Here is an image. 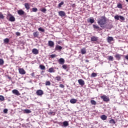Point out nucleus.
<instances>
[{
  "mask_svg": "<svg viewBox=\"0 0 128 128\" xmlns=\"http://www.w3.org/2000/svg\"><path fill=\"white\" fill-rule=\"evenodd\" d=\"M97 22L101 28H104V24H106V16H101L98 20Z\"/></svg>",
  "mask_w": 128,
  "mask_h": 128,
  "instance_id": "1",
  "label": "nucleus"
},
{
  "mask_svg": "<svg viewBox=\"0 0 128 128\" xmlns=\"http://www.w3.org/2000/svg\"><path fill=\"white\" fill-rule=\"evenodd\" d=\"M100 98L103 100V102H110V98L106 95L100 96Z\"/></svg>",
  "mask_w": 128,
  "mask_h": 128,
  "instance_id": "2",
  "label": "nucleus"
},
{
  "mask_svg": "<svg viewBox=\"0 0 128 128\" xmlns=\"http://www.w3.org/2000/svg\"><path fill=\"white\" fill-rule=\"evenodd\" d=\"M36 94H37V96H42V94H44V91L41 90H38L36 92Z\"/></svg>",
  "mask_w": 128,
  "mask_h": 128,
  "instance_id": "3",
  "label": "nucleus"
},
{
  "mask_svg": "<svg viewBox=\"0 0 128 128\" xmlns=\"http://www.w3.org/2000/svg\"><path fill=\"white\" fill-rule=\"evenodd\" d=\"M48 44L49 46H50V48H54V42L52 40H49L48 42Z\"/></svg>",
  "mask_w": 128,
  "mask_h": 128,
  "instance_id": "4",
  "label": "nucleus"
},
{
  "mask_svg": "<svg viewBox=\"0 0 128 128\" xmlns=\"http://www.w3.org/2000/svg\"><path fill=\"white\" fill-rule=\"evenodd\" d=\"M93 28L94 30H102V28H100V26L96 24H93Z\"/></svg>",
  "mask_w": 128,
  "mask_h": 128,
  "instance_id": "5",
  "label": "nucleus"
},
{
  "mask_svg": "<svg viewBox=\"0 0 128 128\" xmlns=\"http://www.w3.org/2000/svg\"><path fill=\"white\" fill-rule=\"evenodd\" d=\"M12 92L14 94H16V96H20V94L18 90H12Z\"/></svg>",
  "mask_w": 128,
  "mask_h": 128,
  "instance_id": "6",
  "label": "nucleus"
},
{
  "mask_svg": "<svg viewBox=\"0 0 128 128\" xmlns=\"http://www.w3.org/2000/svg\"><path fill=\"white\" fill-rule=\"evenodd\" d=\"M78 82L80 86H84V81L82 79H80L78 80Z\"/></svg>",
  "mask_w": 128,
  "mask_h": 128,
  "instance_id": "7",
  "label": "nucleus"
},
{
  "mask_svg": "<svg viewBox=\"0 0 128 128\" xmlns=\"http://www.w3.org/2000/svg\"><path fill=\"white\" fill-rule=\"evenodd\" d=\"M18 14H19V16H24L26 12H24V10H20L18 11Z\"/></svg>",
  "mask_w": 128,
  "mask_h": 128,
  "instance_id": "8",
  "label": "nucleus"
},
{
  "mask_svg": "<svg viewBox=\"0 0 128 128\" xmlns=\"http://www.w3.org/2000/svg\"><path fill=\"white\" fill-rule=\"evenodd\" d=\"M58 16H66V12L64 11H60L58 12Z\"/></svg>",
  "mask_w": 128,
  "mask_h": 128,
  "instance_id": "9",
  "label": "nucleus"
},
{
  "mask_svg": "<svg viewBox=\"0 0 128 128\" xmlns=\"http://www.w3.org/2000/svg\"><path fill=\"white\" fill-rule=\"evenodd\" d=\"M18 70L20 74H26V71H24V68H19Z\"/></svg>",
  "mask_w": 128,
  "mask_h": 128,
  "instance_id": "10",
  "label": "nucleus"
},
{
  "mask_svg": "<svg viewBox=\"0 0 128 128\" xmlns=\"http://www.w3.org/2000/svg\"><path fill=\"white\" fill-rule=\"evenodd\" d=\"M91 42H98V37L92 36L91 37Z\"/></svg>",
  "mask_w": 128,
  "mask_h": 128,
  "instance_id": "11",
  "label": "nucleus"
},
{
  "mask_svg": "<svg viewBox=\"0 0 128 128\" xmlns=\"http://www.w3.org/2000/svg\"><path fill=\"white\" fill-rule=\"evenodd\" d=\"M55 50H62V47L61 46H59V45H56V48H55Z\"/></svg>",
  "mask_w": 128,
  "mask_h": 128,
  "instance_id": "12",
  "label": "nucleus"
},
{
  "mask_svg": "<svg viewBox=\"0 0 128 128\" xmlns=\"http://www.w3.org/2000/svg\"><path fill=\"white\" fill-rule=\"evenodd\" d=\"M58 62L60 64H64V59L62 58H60Z\"/></svg>",
  "mask_w": 128,
  "mask_h": 128,
  "instance_id": "13",
  "label": "nucleus"
},
{
  "mask_svg": "<svg viewBox=\"0 0 128 128\" xmlns=\"http://www.w3.org/2000/svg\"><path fill=\"white\" fill-rule=\"evenodd\" d=\"M122 56V54H117L115 55V58L118 60H120Z\"/></svg>",
  "mask_w": 128,
  "mask_h": 128,
  "instance_id": "14",
  "label": "nucleus"
},
{
  "mask_svg": "<svg viewBox=\"0 0 128 128\" xmlns=\"http://www.w3.org/2000/svg\"><path fill=\"white\" fill-rule=\"evenodd\" d=\"M32 52L34 54H38V49L36 48H34L32 50Z\"/></svg>",
  "mask_w": 128,
  "mask_h": 128,
  "instance_id": "15",
  "label": "nucleus"
},
{
  "mask_svg": "<svg viewBox=\"0 0 128 128\" xmlns=\"http://www.w3.org/2000/svg\"><path fill=\"white\" fill-rule=\"evenodd\" d=\"M80 52L82 54H86V48L81 49Z\"/></svg>",
  "mask_w": 128,
  "mask_h": 128,
  "instance_id": "16",
  "label": "nucleus"
},
{
  "mask_svg": "<svg viewBox=\"0 0 128 128\" xmlns=\"http://www.w3.org/2000/svg\"><path fill=\"white\" fill-rule=\"evenodd\" d=\"M107 40L108 42H112V40H114V38L112 36H108L107 38Z\"/></svg>",
  "mask_w": 128,
  "mask_h": 128,
  "instance_id": "17",
  "label": "nucleus"
},
{
  "mask_svg": "<svg viewBox=\"0 0 128 128\" xmlns=\"http://www.w3.org/2000/svg\"><path fill=\"white\" fill-rule=\"evenodd\" d=\"M76 102H78V100H76V99L75 98H72L70 100V104H76Z\"/></svg>",
  "mask_w": 128,
  "mask_h": 128,
  "instance_id": "18",
  "label": "nucleus"
},
{
  "mask_svg": "<svg viewBox=\"0 0 128 128\" xmlns=\"http://www.w3.org/2000/svg\"><path fill=\"white\" fill-rule=\"evenodd\" d=\"M11 16H10V18H9V20L10 22H14L16 20V18H14V16L10 15Z\"/></svg>",
  "mask_w": 128,
  "mask_h": 128,
  "instance_id": "19",
  "label": "nucleus"
},
{
  "mask_svg": "<svg viewBox=\"0 0 128 128\" xmlns=\"http://www.w3.org/2000/svg\"><path fill=\"white\" fill-rule=\"evenodd\" d=\"M100 118L101 120H106V118H108V117L106 116V115H102L100 116Z\"/></svg>",
  "mask_w": 128,
  "mask_h": 128,
  "instance_id": "20",
  "label": "nucleus"
},
{
  "mask_svg": "<svg viewBox=\"0 0 128 128\" xmlns=\"http://www.w3.org/2000/svg\"><path fill=\"white\" fill-rule=\"evenodd\" d=\"M88 22H90L91 24H94V20L92 19V18H90L89 19H88Z\"/></svg>",
  "mask_w": 128,
  "mask_h": 128,
  "instance_id": "21",
  "label": "nucleus"
},
{
  "mask_svg": "<svg viewBox=\"0 0 128 128\" xmlns=\"http://www.w3.org/2000/svg\"><path fill=\"white\" fill-rule=\"evenodd\" d=\"M24 6H25V8L28 10L30 9V4H28V3H26L24 4Z\"/></svg>",
  "mask_w": 128,
  "mask_h": 128,
  "instance_id": "22",
  "label": "nucleus"
},
{
  "mask_svg": "<svg viewBox=\"0 0 128 128\" xmlns=\"http://www.w3.org/2000/svg\"><path fill=\"white\" fill-rule=\"evenodd\" d=\"M55 80H58V82H60V80H62V78L60 77V76H58L55 78Z\"/></svg>",
  "mask_w": 128,
  "mask_h": 128,
  "instance_id": "23",
  "label": "nucleus"
},
{
  "mask_svg": "<svg viewBox=\"0 0 128 128\" xmlns=\"http://www.w3.org/2000/svg\"><path fill=\"white\" fill-rule=\"evenodd\" d=\"M48 116H55L56 112H48Z\"/></svg>",
  "mask_w": 128,
  "mask_h": 128,
  "instance_id": "24",
  "label": "nucleus"
},
{
  "mask_svg": "<svg viewBox=\"0 0 128 128\" xmlns=\"http://www.w3.org/2000/svg\"><path fill=\"white\" fill-rule=\"evenodd\" d=\"M33 36L34 38H38V32H34L33 33Z\"/></svg>",
  "mask_w": 128,
  "mask_h": 128,
  "instance_id": "25",
  "label": "nucleus"
},
{
  "mask_svg": "<svg viewBox=\"0 0 128 128\" xmlns=\"http://www.w3.org/2000/svg\"><path fill=\"white\" fill-rule=\"evenodd\" d=\"M24 114H30L32 112V111L28 109H26L24 110Z\"/></svg>",
  "mask_w": 128,
  "mask_h": 128,
  "instance_id": "26",
  "label": "nucleus"
},
{
  "mask_svg": "<svg viewBox=\"0 0 128 128\" xmlns=\"http://www.w3.org/2000/svg\"><path fill=\"white\" fill-rule=\"evenodd\" d=\"M108 60L112 62V60H114V57L112 56H108Z\"/></svg>",
  "mask_w": 128,
  "mask_h": 128,
  "instance_id": "27",
  "label": "nucleus"
},
{
  "mask_svg": "<svg viewBox=\"0 0 128 128\" xmlns=\"http://www.w3.org/2000/svg\"><path fill=\"white\" fill-rule=\"evenodd\" d=\"M4 44H8L10 42V39L6 38L4 39Z\"/></svg>",
  "mask_w": 128,
  "mask_h": 128,
  "instance_id": "28",
  "label": "nucleus"
},
{
  "mask_svg": "<svg viewBox=\"0 0 128 128\" xmlns=\"http://www.w3.org/2000/svg\"><path fill=\"white\" fill-rule=\"evenodd\" d=\"M63 125L64 126H68V121H64V122H63Z\"/></svg>",
  "mask_w": 128,
  "mask_h": 128,
  "instance_id": "29",
  "label": "nucleus"
},
{
  "mask_svg": "<svg viewBox=\"0 0 128 128\" xmlns=\"http://www.w3.org/2000/svg\"><path fill=\"white\" fill-rule=\"evenodd\" d=\"M98 76V74L96 72H92L91 74V78H96Z\"/></svg>",
  "mask_w": 128,
  "mask_h": 128,
  "instance_id": "30",
  "label": "nucleus"
},
{
  "mask_svg": "<svg viewBox=\"0 0 128 128\" xmlns=\"http://www.w3.org/2000/svg\"><path fill=\"white\" fill-rule=\"evenodd\" d=\"M90 102L92 104H93L94 106H96V102L94 100H91Z\"/></svg>",
  "mask_w": 128,
  "mask_h": 128,
  "instance_id": "31",
  "label": "nucleus"
},
{
  "mask_svg": "<svg viewBox=\"0 0 128 128\" xmlns=\"http://www.w3.org/2000/svg\"><path fill=\"white\" fill-rule=\"evenodd\" d=\"M114 20H120V16L116 15L114 16Z\"/></svg>",
  "mask_w": 128,
  "mask_h": 128,
  "instance_id": "32",
  "label": "nucleus"
},
{
  "mask_svg": "<svg viewBox=\"0 0 128 128\" xmlns=\"http://www.w3.org/2000/svg\"><path fill=\"white\" fill-rule=\"evenodd\" d=\"M48 72H51V73L54 72V68H49Z\"/></svg>",
  "mask_w": 128,
  "mask_h": 128,
  "instance_id": "33",
  "label": "nucleus"
},
{
  "mask_svg": "<svg viewBox=\"0 0 128 128\" xmlns=\"http://www.w3.org/2000/svg\"><path fill=\"white\" fill-rule=\"evenodd\" d=\"M32 12H38V8H32Z\"/></svg>",
  "mask_w": 128,
  "mask_h": 128,
  "instance_id": "34",
  "label": "nucleus"
},
{
  "mask_svg": "<svg viewBox=\"0 0 128 128\" xmlns=\"http://www.w3.org/2000/svg\"><path fill=\"white\" fill-rule=\"evenodd\" d=\"M40 68L41 70H46V66L44 65H40Z\"/></svg>",
  "mask_w": 128,
  "mask_h": 128,
  "instance_id": "35",
  "label": "nucleus"
},
{
  "mask_svg": "<svg viewBox=\"0 0 128 128\" xmlns=\"http://www.w3.org/2000/svg\"><path fill=\"white\" fill-rule=\"evenodd\" d=\"M117 8H122V5L121 4H118L117 6Z\"/></svg>",
  "mask_w": 128,
  "mask_h": 128,
  "instance_id": "36",
  "label": "nucleus"
},
{
  "mask_svg": "<svg viewBox=\"0 0 128 128\" xmlns=\"http://www.w3.org/2000/svg\"><path fill=\"white\" fill-rule=\"evenodd\" d=\"M38 30H40V32H44V30L42 28V27L39 28Z\"/></svg>",
  "mask_w": 128,
  "mask_h": 128,
  "instance_id": "37",
  "label": "nucleus"
},
{
  "mask_svg": "<svg viewBox=\"0 0 128 128\" xmlns=\"http://www.w3.org/2000/svg\"><path fill=\"white\" fill-rule=\"evenodd\" d=\"M62 68H64V70H66V68H68V65L64 64L62 65Z\"/></svg>",
  "mask_w": 128,
  "mask_h": 128,
  "instance_id": "38",
  "label": "nucleus"
},
{
  "mask_svg": "<svg viewBox=\"0 0 128 128\" xmlns=\"http://www.w3.org/2000/svg\"><path fill=\"white\" fill-rule=\"evenodd\" d=\"M0 100H1V102L4 100V97L2 96H0Z\"/></svg>",
  "mask_w": 128,
  "mask_h": 128,
  "instance_id": "39",
  "label": "nucleus"
},
{
  "mask_svg": "<svg viewBox=\"0 0 128 128\" xmlns=\"http://www.w3.org/2000/svg\"><path fill=\"white\" fill-rule=\"evenodd\" d=\"M124 20L125 18L124 17V16H120V18L119 20Z\"/></svg>",
  "mask_w": 128,
  "mask_h": 128,
  "instance_id": "40",
  "label": "nucleus"
},
{
  "mask_svg": "<svg viewBox=\"0 0 128 128\" xmlns=\"http://www.w3.org/2000/svg\"><path fill=\"white\" fill-rule=\"evenodd\" d=\"M110 124H116V121H114V119H111V120H110Z\"/></svg>",
  "mask_w": 128,
  "mask_h": 128,
  "instance_id": "41",
  "label": "nucleus"
},
{
  "mask_svg": "<svg viewBox=\"0 0 128 128\" xmlns=\"http://www.w3.org/2000/svg\"><path fill=\"white\" fill-rule=\"evenodd\" d=\"M4 60L0 59V66H2V64H4Z\"/></svg>",
  "mask_w": 128,
  "mask_h": 128,
  "instance_id": "42",
  "label": "nucleus"
},
{
  "mask_svg": "<svg viewBox=\"0 0 128 128\" xmlns=\"http://www.w3.org/2000/svg\"><path fill=\"white\" fill-rule=\"evenodd\" d=\"M62 4H64V2H62L58 4V8H62Z\"/></svg>",
  "mask_w": 128,
  "mask_h": 128,
  "instance_id": "43",
  "label": "nucleus"
},
{
  "mask_svg": "<svg viewBox=\"0 0 128 128\" xmlns=\"http://www.w3.org/2000/svg\"><path fill=\"white\" fill-rule=\"evenodd\" d=\"M46 86H50V81H46Z\"/></svg>",
  "mask_w": 128,
  "mask_h": 128,
  "instance_id": "44",
  "label": "nucleus"
},
{
  "mask_svg": "<svg viewBox=\"0 0 128 128\" xmlns=\"http://www.w3.org/2000/svg\"><path fill=\"white\" fill-rule=\"evenodd\" d=\"M41 12H46V9L43 8L41 10Z\"/></svg>",
  "mask_w": 128,
  "mask_h": 128,
  "instance_id": "45",
  "label": "nucleus"
},
{
  "mask_svg": "<svg viewBox=\"0 0 128 128\" xmlns=\"http://www.w3.org/2000/svg\"><path fill=\"white\" fill-rule=\"evenodd\" d=\"M4 15L2 14L0 12V18H4Z\"/></svg>",
  "mask_w": 128,
  "mask_h": 128,
  "instance_id": "46",
  "label": "nucleus"
},
{
  "mask_svg": "<svg viewBox=\"0 0 128 128\" xmlns=\"http://www.w3.org/2000/svg\"><path fill=\"white\" fill-rule=\"evenodd\" d=\"M50 58H56V54H51L50 56Z\"/></svg>",
  "mask_w": 128,
  "mask_h": 128,
  "instance_id": "47",
  "label": "nucleus"
},
{
  "mask_svg": "<svg viewBox=\"0 0 128 128\" xmlns=\"http://www.w3.org/2000/svg\"><path fill=\"white\" fill-rule=\"evenodd\" d=\"M8 112V110L7 108H6V109H4V114H6V113Z\"/></svg>",
  "mask_w": 128,
  "mask_h": 128,
  "instance_id": "48",
  "label": "nucleus"
},
{
  "mask_svg": "<svg viewBox=\"0 0 128 128\" xmlns=\"http://www.w3.org/2000/svg\"><path fill=\"white\" fill-rule=\"evenodd\" d=\"M60 88H64V86L62 84H60Z\"/></svg>",
  "mask_w": 128,
  "mask_h": 128,
  "instance_id": "49",
  "label": "nucleus"
},
{
  "mask_svg": "<svg viewBox=\"0 0 128 128\" xmlns=\"http://www.w3.org/2000/svg\"><path fill=\"white\" fill-rule=\"evenodd\" d=\"M16 34L18 36H20V32H16Z\"/></svg>",
  "mask_w": 128,
  "mask_h": 128,
  "instance_id": "50",
  "label": "nucleus"
},
{
  "mask_svg": "<svg viewBox=\"0 0 128 128\" xmlns=\"http://www.w3.org/2000/svg\"><path fill=\"white\" fill-rule=\"evenodd\" d=\"M31 76H33V77L34 76V72L32 73Z\"/></svg>",
  "mask_w": 128,
  "mask_h": 128,
  "instance_id": "51",
  "label": "nucleus"
},
{
  "mask_svg": "<svg viewBox=\"0 0 128 128\" xmlns=\"http://www.w3.org/2000/svg\"><path fill=\"white\" fill-rule=\"evenodd\" d=\"M125 58L128 60V55L125 56Z\"/></svg>",
  "mask_w": 128,
  "mask_h": 128,
  "instance_id": "52",
  "label": "nucleus"
},
{
  "mask_svg": "<svg viewBox=\"0 0 128 128\" xmlns=\"http://www.w3.org/2000/svg\"><path fill=\"white\" fill-rule=\"evenodd\" d=\"M86 62H88V60H86Z\"/></svg>",
  "mask_w": 128,
  "mask_h": 128,
  "instance_id": "53",
  "label": "nucleus"
},
{
  "mask_svg": "<svg viewBox=\"0 0 128 128\" xmlns=\"http://www.w3.org/2000/svg\"><path fill=\"white\" fill-rule=\"evenodd\" d=\"M8 78H9V80H12V78L11 77H8Z\"/></svg>",
  "mask_w": 128,
  "mask_h": 128,
  "instance_id": "54",
  "label": "nucleus"
},
{
  "mask_svg": "<svg viewBox=\"0 0 128 128\" xmlns=\"http://www.w3.org/2000/svg\"><path fill=\"white\" fill-rule=\"evenodd\" d=\"M103 64H104V62H102L100 63V64L102 65Z\"/></svg>",
  "mask_w": 128,
  "mask_h": 128,
  "instance_id": "55",
  "label": "nucleus"
},
{
  "mask_svg": "<svg viewBox=\"0 0 128 128\" xmlns=\"http://www.w3.org/2000/svg\"><path fill=\"white\" fill-rule=\"evenodd\" d=\"M83 0V1H84V2L86 0Z\"/></svg>",
  "mask_w": 128,
  "mask_h": 128,
  "instance_id": "56",
  "label": "nucleus"
}]
</instances>
